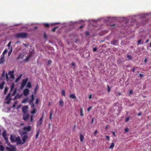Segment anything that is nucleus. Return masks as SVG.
Wrapping results in <instances>:
<instances>
[{"label":"nucleus","instance_id":"16","mask_svg":"<svg viewBox=\"0 0 151 151\" xmlns=\"http://www.w3.org/2000/svg\"><path fill=\"white\" fill-rule=\"evenodd\" d=\"M14 84H12L11 86V88L10 89V92L8 94H11V93L12 92V91L14 89Z\"/></svg>","mask_w":151,"mask_h":151},{"label":"nucleus","instance_id":"54","mask_svg":"<svg viewBox=\"0 0 151 151\" xmlns=\"http://www.w3.org/2000/svg\"><path fill=\"white\" fill-rule=\"evenodd\" d=\"M62 94H65V91L64 90H63L62 91Z\"/></svg>","mask_w":151,"mask_h":151},{"label":"nucleus","instance_id":"63","mask_svg":"<svg viewBox=\"0 0 151 151\" xmlns=\"http://www.w3.org/2000/svg\"><path fill=\"white\" fill-rule=\"evenodd\" d=\"M125 131L126 132H127L129 131V129L128 128H126L125 129Z\"/></svg>","mask_w":151,"mask_h":151},{"label":"nucleus","instance_id":"56","mask_svg":"<svg viewBox=\"0 0 151 151\" xmlns=\"http://www.w3.org/2000/svg\"><path fill=\"white\" fill-rule=\"evenodd\" d=\"M97 48L96 47H94L93 49V51H94V52H95L96 51H97Z\"/></svg>","mask_w":151,"mask_h":151},{"label":"nucleus","instance_id":"4","mask_svg":"<svg viewBox=\"0 0 151 151\" xmlns=\"http://www.w3.org/2000/svg\"><path fill=\"white\" fill-rule=\"evenodd\" d=\"M28 78H26L22 81L21 85V88H23L25 86L27 82V81H28Z\"/></svg>","mask_w":151,"mask_h":151},{"label":"nucleus","instance_id":"42","mask_svg":"<svg viewBox=\"0 0 151 151\" xmlns=\"http://www.w3.org/2000/svg\"><path fill=\"white\" fill-rule=\"evenodd\" d=\"M80 115L81 116H83V109L82 108H81L80 109Z\"/></svg>","mask_w":151,"mask_h":151},{"label":"nucleus","instance_id":"59","mask_svg":"<svg viewBox=\"0 0 151 151\" xmlns=\"http://www.w3.org/2000/svg\"><path fill=\"white\" fill-rule=\"evenodd\" d=\"M129 93L130 94H132L133 93V91L132 90H130Z\"/></svg>","mask_w":151,"mask_h":151},{"label":"nucleus","instance_id":"11","mask_svg":"<svg viewBox=\"0 0 151 151\" xmlns=\"http://www.w3.org/2000/svg\"><path fill=\"white\" fill-rule=\"evenodd\" d=\"M28 138V136L27 135H24L22 138V140L23 141V143L24 144L26 142V139H27Z\"/></svg>","mask_w":151,"mask_h":151},{"label":"nucleus","instance_id":"32","mask_svg":"<svg viewBox=\"0 0 151 151\" xmlns=\"http://www.w3.org/2000/svg\"><path fill=\"white\" fill-rule=\"evenodd\" d=\"M22 95H16V96L15 97L14 100L17 98L19 99V98H20Z\"/></svg>","mask_w":151,"mask_h":151},{"label":"nucleus","instance_id":"37","mask_svg":"<svg viewBox=\"0 0 151 151\" xmlns=\"http://www.w3.org/2000/svg\"><path fill=\"white\" fill-rule=\"evenodd\" d=\"M14 71L13 70H12V71H10L9 72V75H10L11 76V75H13V73H14Z\"/></svg>","mask_w":151,"mask_h":151},{"label":"nucleus","instance_id":"46","mask_svg":"<svg viewBox=\"0 0 151 151\" xmlns=\"http://www.w3.org/2000/svg\"><path fill=\"white\" fill-rule=\"evenodd\" d=\"M11 43V42H10L8 43V45H7V46L8 47H9V49H10V47H10Z\"/></svg>","mask_w":151,"mask_h":151},{"label":"nucleus","instance_id":"24","mask_svg":"<svg viewBox=\"0 0 151 151\" xmlns=\"http://www.w3.org/2000/svg\"><path fill=\"white\" fill-rule=\"evenodd\" d=\"M84 136L83 135L81 134L80 136V141L81 142H82L84 139Z\"/></svg>","mask_w":151,"mask_h":151},{"label":"nucleus","instance_id":"26","mask_svg":"<svg viewBox=\"0 0 151 151\" xmlns=\"http://www.w3.org/2000/svg\"><path fill=\"white\" fill-rule=\"evenodd\" d=\"M114 142H112L111 143V145L109 147V148L110 149H112L114 146Z\"/></svg>","mask_w":151,"mask_h":151},{"label":"nucleus","instance_id":"15","mask_svg":"<svg viewBox=\"0 0 151 151\" xmlns=\"http://www.w3.org/2000/svg\"><path fill=\"white\" fill-rule=\"evenodd\" d=\"M34 95H32L31 96V100H29V103L30 104L31 103H33V101L35 99V97L34 96Z\"/></svg>","mask_w":151,"mask_h":151},{"label":"nucleus","instance_id":"2","mask_svg":"<svg viewBox=\"0 0 151 151\" xmlns=\"http://www.w3.org/2000/svg\"><path fill=\"white\" fill-rule=\"evenodd\" d=\"M11 95H7L6 96L5 100L6 101L5 102L4 104H9L11 103V101L12 100V98L11 96Z\"/></svg>","mask_w":151,"mask_h":151},{"label":"nucleus","instance_id":"10","mask_svg":"<svg viewBox=\"0 0 151 151\" xmlns=\"http://www.w3.org/2000/svg\"><path fill=\"white\" fill-rule=\"evenodd\" d=\"M24 55L23 53H20L17 58V60H18L20 59H23L24 58Z\"/></svg>","mask_w":151,"mask_h":151},{"label":"nucleus","instance_id":"58","mask_svg":"<svg viewBox=\"0 0 151 151\" xmlns=\"http://www.w3.org/2000/svg\"><path fill=\"white\" fill-rule=\"evenodd\" d=\"M139 76L141 77H142L144 76V74H143L140 73L139 74Z\"/></svg>","mask_w":151,"mask_h":151},{"label":"nucleus","instance_id":"12","mask_svg":"<svg viewBox=\"0 0 151 151\" xmlns=\"http://www.w3.org/2000/svg\"><path fill=\"white\" fill-rule=\"evenodd\" d=\"M4 56H2L1 55V57L0 59V64L3 63L5 61V59L4 58Z\"/></svg>","mask_w":151,"mask_h":151},{"label":"nucleus","instance_id":"8","mask_svg":"<svg viewBox=\"0 0 151 151\" xmlns=\"http://www.w3.org/2000/svg\"><path fill=\"white\" fill-rule=\"evenodd\" d=\"M15 142H17V145L24 144L23 143V142L21 141L19 137H18L17 139H16Z\"/></svg>","mask_w":151,"mask_h":151},{"label":"nucleus","instance_id":"30","mask_svg":"<svg viewBox=\"0 0 151 151\" xmlns=\"http://www.w3.org/2000/svg\"><path fill=\"white\" fill-rule=\"evenodd\" d=\"M27 132H26V131H24V132H20V134L21 136H22L24 135V134H27Z\"/></svg>","mask_w":151,"mask_h":151},{"label":"nucleus","instance_id":"44","mask_svg":"<svg viewBox=\"0 0 151 151\" xmlns=\"http://www.w3.org/2000/svg\"><path fill=\"white\" fill-rule=\"evenodd\" d=\"M58 27H56L52 28V31L53 32H55V31L56 29Z\"/></svg>","mask_w":151,"mask_h":151},{"label":"nucleus","instance_id":"17","mask_svg":"<svg viewBox=\"0 0 151 151\" xmlns=\"http://www.w3.org/2000/svg\"><path fill=\"white\" fill-rule=\"evenodd\" d=\"M24 94H29V90L27 88H26L24 91Z\"/></svg>","mask_w":151,"mask_h":151},{"label":"nucleus","instance_id":"23","mask_svg":"<svg viewBox=\"0 0 151 151\" xmlns=\"http://www.w3.org/2000/svg\"><path fill=\"white\" fill-rule=\"evenodd\" d=\"M38 88H39V87H38V84H37L35 89V90H34V93L35 94L36 93L37 91Z\"/></svg>","mask_w":151,"mask_h":151},{"label":"nucleus","instance_id":"3","mask_svg":"<svg viewBox=\"0 0 151 151\" xmlns=\"http://www.w3.org/2000/svg\"><path fill=\"white\" fill-rule=\"evenodd\" d=\"M29 117V114L28 112L23 113V119L25 120L26 121L27 120Z\"/></svg>","mask_w":151,"mask_h":151},{"label":"nucleus","instance_id":"47","mask_svg":"<svg viewBox=\"0 0 151 151\" xmlns=\"http://www.w3.org/2000/svg\"><path fill=\"white\" fill-rule=\"evenodd\" d=\"M52 111H51L50 112V119H52Z\"/></svg>","mask_w":151,"mask_h":151},{"label":"nucleus","instance_id":"49","mask_svg":"<svg viewBox=\"0 0 151 151\" xmlns=\"http://www.w3.org/2000/svg\"><path fill=\"white\" fill-rule=\"evenodd\" d=\"M39 102V99H38L37 98L36 99V101H35L36 104H37Z\"/></svg>","mask_w":151,"mask_h":151},{"label":"nucleus","instance_id":"64","mask_svg":"<svg viewBox=\"0 0 151 151\" xmlns=\"http://www.w3.org/2000/svg\"><path fill=\"white\" fill-rule=\"evenodd\" d=\"M135 71V69L134 67H133L132 69V71L133 72H134Z\"/></svg>","mask_w":151,"mask_h":151},{"label":"nucleus","instance_id":"14","mask_svg":"<svg viewBox=\"0 0 151 151\" xmlns=\"http://www.w3.org/2000/svg\"><path fill=\"white\" fill-rule=\"evenodd\" d=\"M111 44L112 45H118V42L116 40H114L113 42H111Z\"/></svg>","mask_w":151,"mask_h":151},{"label":"nucleus","instance_id":"41","mask_svg":"<svg viewBox=\"0 0 151 151\" xmlns=\"http://www.w3.org/2000/svg\"><path fill=\"white\" fill-rule=\"evenodd\" d=\"M4 139L6 140V142L7 143L8 142V138L6 136H3Z\"/></svg>","mask_w":151,"mask_h":151},{"label":"nucleus","instance_id":"19","mask_svg":"<svg viewBox=\"0 0 151 151\" xmlns=\"http://www.w3.org/2000/svg\"><path fill=\"white\" fill-rule=\"evenodd\" d=\"M59 106H60L61 107L63 106L64 105V102L62 99L60 100L59 101Z\"/></svg>","mask_w":151,"mask_h":151},{"label":"nucleus","instance_id":"55","mask_svg":"<svg viewBox=\"0 0 151 151\" xmlns=\"http://www.w3.org/2000/svg\"><path fill=\"white\" fill-rule=\"evenodd\" d=\"M43 115H44V113H43L42 117L41 118H40V119L39 120L40 121H41L42 122V120L43 117Z\"/></svg>","mask_w":151,"mask_h":151},{"label":"nucleus","instance_id":"52","mask_svg":"<svg viewBox=\"0 0 151 151\" xmlns=\"http://www.w3.org/2000/svg\"><path fill=\"white\" fill-rule=\"evenodd\" d=\"M21 104H19V105H18L17 107V110H18L19 108H20L21 107Z\"/></svg>","mask_w":151,"mask_h":151},{"label":"nucleus","instance_id":"22","mask_svg":"<svg viewBox=\"0 0 151 151\" xmlns=\"http://www.w3.org/2000/svg\"><path fill=\"white\" fill-rule=\"evenodd\" d=\"M31 57V55H29L24 60V61H25L26 62H28L29 60L30 59Z\"/></svg>","mask_w":151,"mask_h":151},{"label":"nucleus","instance_id":"34","mask_svg":"<svg viewBox=\"0 0 151 151\" xmlns=\"http://www.w3.org/2000/svg\"><path fill=\"white\" fill-rule=\"evenodd\" d=\"M37 111V110L36 109H34L30 113L32 114H35Z\"/></svg>","mask_w":151,"mask_h":151},{"label":"nucleus","instance_id":"33","mask_svg":"<svg viewBox=\"0 0 151 151\" xmlns=\"http://www.w3.org/2000/svg\"><path fill=\"white\" fill-rule=\"evenodd\" d=\"M40 132V130L39 129L37 131V133L36 135V139H37V137L39 135Z\"/></svg>","mask_w":151,"mask_h":151},{"label":"nucleus","instance_id":"21","mask_svg":"<svg viewBox=\"0 0 151 151\" xmlns=\"http://www.w3.org/2000/svg\"><path fill=\"white\" fill-rule=\"evenodd\" d=\"M12 46H11L10 47V49L9 51L8 52V56H9L12 53Z\"/></svg>","mask_w":151,"mask_h":151},{"label":"nucleus","instance_id":"43","mask_svg":"<svg viewBox=\"0 0 151 151\" xmlns=\"http://www.w3.org/2000/svg\"><path fill=\"white\" fill-rule=\"evenodd\" d=\"M107 86L108 91L109 92L110 91L111 88L108 85H107Z\"/></svg>","mask_w":151,"mask_h":151},{"label":"nucleus","instance_id":"62","mask_svg":"<svg viewBox=\"0 0 151 151\" xmlns=\"http://www.w3.org/2000/svg\"><path fill=\"white\" fill-rule=\"evenodd\" d=\"M16 91V89H14V92H13V93L12 94H13V95L15 94Z\"/></svg>","mask_w":151,"mask_h":151},{"label":"nucleus","instance_id":"61","mask_svg":"<svg viewBox=\"0 0 151 151\" xmlns=\"http://www.w3.org/2000/svg\"><path fill=\"white\" fill-rule=\"evenodd\" d=\"M142 114V112L140 111L138 113L137 115L139 116H140Z\"/></svg>","mask_w":151,"mask_h":151},{"label":"nucleus","instance_id":"27","mask_svg":"<svg viewBox=\"0 0 151 151\" xmlns=\"http://www.w3.org/2000/svg\"><path fill=\"white\" fill-rule=\"evenodd\" d=\"M18 104V102L17 101H16L14 102L13 105L11 107L9 108V109L11 108H14L15 107V105L16 104Z\"/></svg>","mask_w":151,"mask_h":151},{"label":"nucleus","instance_id":"40","mask_svg":"<svg viewBox=\"0 0 151 151\" xmlns=\"http://www.w3.org/2000/svg\"><path fill=\"white\" fill-rule=\"evenodd\" d=\"M27 88H31V83L30 82H29L28 83V84L27 86Z\"/></svg>","mask_w":151,"mask_h":151},{"label":"nucleus","instance_id":"6","mask_svg":"<svg viewBox=\"0 0 151 151\" xmlns=\"http://www.w3.org/2000/svg\"><path fill=\"white\" fill-rule=\"evenodd\" d=\"M17 137H16L14 135H11L10 136V140L12 142H15L16 139H17Z\"/></svg>","mask_w":151,"mask_h":151},{"label":"nucleus","instance_id":"13","mask_svg":"<svg viewBox=\"0 0 151 151\" xmlns=\"http://www.w3.org/2000/svg\"><path fill=\"white\" fill-rule=\"evenodd\" d=\"M29 102V98L27 97L24 99L22 101V102L23 103H26L28 101Z\"/></svg>","mask_w":151,"mask_h":151},{"label":"nucleus","instance_id":"48","mask_svg":"<svg viewBox=\"0 0 151 151\" xmlns=\"http://www.w3.org/2000/svg\"><path fill=\"white\" fill-rule=\"evenodd\" d=\"M127 58L129 59V60H131L132 59V57L129 55H127Z\"/></svg>","mask_w":151,"mask_h":151},{"label":"nucleus","instance_id":"9","mask_svg":"<svg viewBox=\"0 0 151 151\" xmlns=\"http://www.w3.org/2000/svg\"><path fill=\"white\" fill-rule=\"evenodd\" d=\"M23 129L24 130L28 132L30 131L31 129V127L30 126L24 127Z\"/></svg>","mask_w":151,"mask_h":151},{"label":"nucleus","instance_id":"60","mask_svg":"<svg viewBox=\"0 0 151 151\" xmlns=\"http://www.w3.org/2000/svg\"><path fill=\"white\" fill-rule=\"evenodd\" d=\"M92 109L91 107H89L87 109L88 111H90V110Z\"/></svg>","mask_w":151,"mask_h":151},{"label":"nucleus","instance_id":"28","mask_svg":"<svg viewBox=\"0 0 151 151\" xmlns=\"http://www.w3.org/2000/svg\"><path fill=\"white\" fill-rule=\"evenodd\" d=\"M8 51V50L6 49H5L4 50V51L3 52L2 54V56H4V55L6 54V52Z\"/></svg>","mask_w":151,"mask_h":151},{"label":"nucleus","instance_id":"35","mask_svg":"<svg viewBox=\"0 0 151 151\" xmlns=\"http://www.w3.org/2000/svg\"><path fill=\"white\" fill-rule=\"evenodd\" d=\"M8 90V88L7 87H6L4 90V94H5Z\"/></svg>","mask_w":151,"mask_h":151},{"label":"nucleus","instance_id":"53","mask_svg":"<svg viewBox=\"0 0 151 151\" xmlns=\"http://www.w3.org/2000/svg\"><path fill=\"white\" fill-rule=\"evenodd\" d=\"M129 117H127L126 119L125 122H128L129 120Z\"/></svg>","mask_w":151,"mask_h":151},{"label":"nucleus","instance_id":"5","mask_svg":"<svg viewBox=\"0 0 151 151\" xmlns=\"http://www.w3.org/2000/svg\"><path fill=\"white\" fill-rule=\"evenodd\" d=\"M11 148H10L8 147H6V149L7 150V151H16V150L15 146H14L11 145Z\"/></svg>","mask_w":151,"mask_h":151},{"label":"nucleus","instance_id":"50","mask_svg":"<svg viewBox=\"0 0 151 151\" xmlns=\"http://www.w3.org/2000/svg\"><path fill=\"white\" fill-rule=\"evenodd\" d=\"M44 25L45 27H47L49 26V24L48 23H45L44 24Z\"/></svg>","mask_w":151,"mask_h":151},{"label":"nucleus","instance_id":"29","mask_svg":"<svg viewBox=\"0 0 151 151\" xmlns=\"http://www.w3.org/2000/svg\"><path fill=\"white\" fill-rule=\"evenodd\" d=\"M85 35L86 37L89 36L90 35V32L88 31H86L85 32Z\"/></svg>","mask_w":151,"mask_h":151},{"label":"nucleus","instance_id":"18","mask_svg":"<svg viewBox=\"0 0 151 151\" xmlns=\"http://www.w3.org/2000/svg\"><path fill=\"white\" fill-rule=\"evenodd\" d=\"M5 84L4 81H3L2 82L0 83V89H2L3 87Z\"/></svg>","mask_w":151,"mask_h":151},{"label":"nucleus","instance_id":"38","mask_svg":"<svg viewBox=\"0 0 151 151\" xmlns=\"http://www.w3.org/2000/svg\"><path fill=\"white\" fill-rule=\"evenodd\" d=\"M119 104L118 103H116L115 105L114 108L115 109L117 110V106H119Z\"/></svg>","mask_w":151,"mask_h":151},{"label":"nucleus","instance_id":"1","mask_svg":"<svg viewBox=\"0 0 151 151\" xmlns=\"http://www.w3.org/2000/svg\"><path fill=\"white\" fill-rule=\"evenodd\" d=\"M27 36L28 34L27 33L22 32L16 34L15 36L17 38H25Z\"/></svg>","mask_w":151,"mask_h":151},{"label":"nucleus","instance_id":"51","mask_svg":"<svg viewBox=\"0 0 151 151\" xmlns=\"http://www.w3.org/2000/svg\"><path fill=\"white\" fill-rule=\"evenodd\" d=\"M52 61L51 60H49L48 62V64L49 65H50Z\"/></svg>","mask_w":151,"mask_h":151},{"label":"nucleus","instance_id":"39","mask_svg":"<svg viewBox=\"0 0 151 151\" xmlns=\"http://www.w3.org/2000/svg\"><path fill=\"white\" fill-rule=\"evenodd\" d=\"M6 132L5 130H4L2 134L3 136H6Z\"/></svg>","mask_w":151,"mask_h":151},{"label":"nucleus","instance_id":"57","mask_svg":"<svg viewBox=\"0 0 151 151\" xmlns=\"http://www.w3.org/2000/svg\"><path fill=\"white\" fill-rule=\"evenodd\" d=\"M33 115H32L31 116V118L30 119V121L31 122H32L33 121Z\"/></svg>","mask_w":151,"mask_h":151},{"label":"nucleus","instance_id":"25","mask_svg":"<svg viewBox=\"0 0 151 151\" xmlns=\"http://www.w3.org/2000/svg\"><path fill=\"white\" fill-rule=\"evenodd\" d=\"M5 150L4 147L2 145H0V151H4Z\"/></svg>","mask_w":151,"mask_h":151},{"label":"nucleus","instance_id":"45","mask_svg":"<svg viewBox=\"0 0 151 151\" xmlns=\"http://www.w3.org/2000/svg\"><path fill=\"white\" fill-rule=\"evenodd\" d=\"M70 97L74 99L76 98L75 95H70Z\"/></svg>","mask_w":151,"mask_h":151},{"label":"nucleus","instance_id":"20","mask_svg":"<svg viewBox=\"0 0 151 151\" xmlns=\"http://www.w3.org/2000/svg\"><path fill=\"white\" fill-rule=\"evenodd\" d=\"M22 76V74L20 75L15 80V82H18L20 80V79L21 78Z\"/></svg>","mask_w":151,"mask_h":151},{"label":"nucleus","instance_id":"7","mask_svg":"<svg viewBox=\"0 0 151 151\" xmlns=\"http://www.w3.org/2000/svg\"><path fill=\"white\" fill-rule=\"evenodd\" d=\"M28 106H25L22 107V111L23 113L28 112Z\"/></svg>","mask_w":151,"mask_h":151},{"label":"nucleus","instance_id":"31","mask_svg":"<svg viewBox=\"0 0 151 151\" xmlns=\"http://www.w3.org/2000/svg\"><path fill=\"white\" fill-rule=\"evenodd\" d=\"M42 122L39 120L37 123V126H40L42 124Z\"/></svg>","mask_w":151,"mask_h":151},{"label":"nucleus","instance_id":"36","mask_svg":"<svg viewBox=\"0 0 151 151\" xmlns=\"http://www.w3.org/2000/svg\"><path fill=\"white\" fill-rule=\"evenodd\" d=\"M141 41H142V40H139L138 41L137 45H140V44H143V41L142 42V43H140V42H141Z\"/></svg>","mask_w":151,"mask_h":151}]
</instances>
